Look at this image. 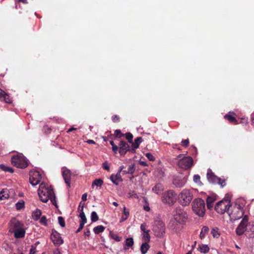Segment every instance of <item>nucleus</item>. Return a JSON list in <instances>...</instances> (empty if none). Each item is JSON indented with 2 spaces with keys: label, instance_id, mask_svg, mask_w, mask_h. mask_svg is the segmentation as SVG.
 <instances>
[{
  "label": "nucleus",
  "instance_id": "obj_13",
  "mask_svg": "<svg viewBox=\"0 0 254 254\" xmlns=\"http://www.w3.org/2000/svg\"><path fill=\"white\" fill-rule=\"evenodd\" d=\"M248 224V218L247 216H245L242 220L241 223L236 229V233L238 235H242L246 230V227Z\"/></svg>",
  "mask_w": 254,
  "mask_h": 254
},
{
  "label": "nucleus",
  "instance_id": "obj_3",
  "mask_svg": "<svg viewBox=\"0 0 254 254\" xmlns=\"http://www.w3.org/2000/svg\"><path fill=\"white\" fill-rule=\"evenodd\" d=\"M227 213L230 217V220L234 221L241 218L244 212L243 207L240 204L232 203L229 206Z\"/></svg>",
  "mask_w": 254,
  "mask_h": 254
},
{
  "label": "nucleus",
  "instance_id": "obj_15",
  "mask_svg": "<svg viewBox=\"0 0 254 254\" xmlns=\"http://www.w3.org/2000/svg\"><path fill=\"white\" fill-rule=\"evenodd\" d=\"M23 224L15 218H13L10 221L9 231L11 233L23 227Z\"/></svg>",
  "mask_w": 254,
  "mask_h": 254
},
{
  "label": "nucleus",
  "instance_id": "obj_42",
  "mask_svg": "<svg viewBox=\"0 0 254 254\" xmlns=\"http://www.w3.org/2000/svg\"><path fill=\"white\" fill-rule=\"evenodd\" d=\"M124 136H126V139L127 140H128V142L129 143H131L132 142V138H133V135L131 133H130V132H127V133H126L125 134H124Z\"/></svg>",
  "mask_w": 254,
  "mask_h": 254
},
{
  "label": "nucleus",
  "instance_id": "obj_41",
  "mask_svg": "<svg viewBox=\"0 0 254 254\" xmlns=\"http://www.w3.org/2000/svg\"><path fill=\"white\" fill-rule=\"evenodd\" d=\"M40 223L44 226L47 225V219L45 216H42L40 219Z\"/></svg>",
  "mask_w": 254,
  "mask_h": 254
},
{
  "label": "nucleus",
  "instance_id": "obj_30",
  "mask_svg": "<svg viewBox=\"0 0 254 254\" xmlns=\"http://www.w3.org/2000/svg\"><path fill=\"white\" fill-rule=\"evenodd\" d=\"M135 171V167L134 164H131L129 165L126 170L123 171V172L124 174H132Z\"/></svg>",
  "mask_w": 254,
  "mask_h": 254
},
{
  "label": "nucleus",
  "instance_id": "obj_23",
  "mask_svg": "<svg viewBox=\"0 0 254 254\" xmlns=\"http://www.w3.org/2000/svg\"><path fill=\"white\" fill-rule=\"evenodd\" d=\"M80 204L78 207V210L80 212V214L79 215V217L80 218V222H82L84 223L87 222V219L86 218L85 215L83 212V205L80 206Z\"/></svg>",
  "mask_w": 254,
  "mask_h": 254
},
{
  "label": "nucleus",
  "instance_id": "obj_56",
  "mask_svg": "<svg viewBox=\"0 0 254 254\" xmlns=\"http://www.w3.org/2000/svg\"><path fill=\"white\" fill-rule=\"evenodd\" d=\"M144 209L146 211H149L150 210V207L148 204L144 206Z\"/></svg>",
  "mask_w": 254,
  "mask_h": 254
},
{
  "label": "nucleus",
  "instance_id": "obj_32",
  "mask_svg": "<svg viewBox=\"0 0 254 254\" xmlns=\"http://www.w3.org/2000/svg\"><path fill=\"white\" fill-rule=\"evenodd\" d=\"M149 248V246L147 243H144L142 244L140 247V251L142 254H145Z\"/></svg>",
  "mask_w": 254,
  "mask_h": 254
},
{
  "label": "nucleus",
  "instance_id": "obj_63",
  "mask_svg": "<svg viewBox=\"0 0 254 254\" xmlns=\"http://www.w3.org/2000/svg\"><path fill=\"white\" fill-rule=\"evenodd\" d=\"M124 166L123 165L121 166L119 168V171H118V172H120V173H121V172L123 171V170L124 169Z\"/></svg>",
  "mask_w": 254,
  "mask_h": 254
},
{
  "label": "nucleus",
  "instance_id": "obj_59",
  "mask_svg": "<svg viewBox=\"0 0 254 254\" xmlns=\"http://www.w3.org/2000/svg\"><path fill=\"white\" fill-rule=\"evenodd\" d=\"M79 223H80V226H79V227L80 228H81V229H83V227H84V224L86 223H84V222H80L79 221Z\"/></svg>",
  "mask_w": 254,
  "mask_h": 254
},
{
  "label": "nucleus",
  "instance_id": "obj_29",
  "mask_svg": "<svg viewBox=\"0 0 254 254\" xmlns=\"http://www.w3.org/2000/svg\"><path fill=\"white\" fill-rule=\"evenodd\" d=\"M134 244L133 238H127L126 240V244L125 246V249H127L128 248H130L133 246Z\"/></svg>",
  "mask_w": 254,
  "mask_h": 254
},
{
  "label": "nucleus",
  "instance_id": "obj_36",
  "mask_svg": "<svg viewBox=\"0 0 254 254\" xmlns=\"http://www.w3.org/2000/svg\"><path fill=\"white\" fill-rule=\"evenodd\" d=\"M1 100H3L5 102L7 103H11L12 102V100L10 98V96L6 94L5 92L4 94L2 96V98L0 99Z\"/></svg>",
  "mask_w": 254,
  "mask_h": 254
},
{
  "label": "nucleus",
  "instance_id": "obj_51",
  "mask_svg": "<svg viewBox=\"0 0 254 254\" xmlns=\"http://www.w3.org/2000/svg\"><path fill=\"white\" fill-rule=\"evenodd\" d=\"M103 167L106 170H107V171L109 170V169H110L109 166L108 164H107V163H106V162H105L103 164Z\"/></svg>",
  "mask_w": 254,
  "mask_h": 254
},
{
  "label": "nucleus",
  "instance_id": "obj_10",
  "mask_svg": "<svg viewBox=\"0 0 254 254\" xmlns=\"http://www.w3.org/2000/svg\"><path fill=\"white\" fill-rule=\"evenodd\" d=\"M165 227L164 223L160 220H156L154 222L153 231L155 235L161 237L165 233Z\"/></svg>",
  "mask_w": 254,
  "mask_h": 254
},
{
  "label": "nucleus",
  "instance_id": "obj_26",
  "mask_svg": "<svg viewBox=\"0 0 254 254\" xmlns=\"http://www.w3.org/2000/svg\"><path fill=\"white\" fill-rule=\"evenodd\" d=\"M41 216V211L39 209H36L32 214V217L33 219L35 221H37L40 218V216Z\"/></svg>",
  "mask_w": 254,
  "mask_h": 254
},
{
  "label": "nucleus",
  "instance_id": "obj_5",
  "mask_svg": "<svg viewBox=\"0 0 254 254\" xmlns=\"http://www.w3.org/2000/svg\"><path fill=\"white\" fill-rule=\"evenodd\" d=\"M193 212L199 217H203L205 212V203L201 198H197L194 199L191 204Z\"/></svg>",
  "mask_w": 254,
  "mask_h": 254
},
{
  "label": "nucleus",
  "instance_id": "obj_17",
  "mask_svg": "<svg viewBox=\"0 0 254 254\" xmlns=\"http://www.w3.org/2000/svg\"><path fill=\"white\" fill-rule=\"evenodd\" d=\"M62 175L65 184L68 187H70L71 172L69 170L63 168L62 169Z\"/></svg>",
  "mask_w": 254,
  "mask_h": 254
},
{
  "label": "nucleus",
  "instance_id": "obj_52",
  "mask_svg": "<svg viewBox=\"0 0 254 254\" xmlns=\"http://www.w3.org/2000/svg\"><path fill=\"white\" fill-rule=\"evenodd\" d=\"M112 120L114 122H117L119 121V118L118 116L115 115L113 116Z\"/></svg>",
  "mask_w": 254,
  "mask_h": 254
},
{
  "label": "nucleus",
  "instance_id": "obj_49",
  "mask_svg": "<svg viewBox=\"0 0 254 254\" xmlns=\"http://www.w3.org/2000/svg\"><path fill=\"white\" fill-rule=\"evenodd\" d=\"M123 209L124 215H125V216H127L128 218L129 214L128 210L126 209V207L125 206H124Z\"/></svg>",
  "mask_w": 254,
  "mask_h": 254
},
{
  "label": "nucleus",
  "instance_id": "obj_7",
  "mask_svg": "<svg viewBox=\"0 0 254 254\" xmlns=\"http://www.w3.org/2000/svg\"><path fill=\"white\" fill-rule=\"evenodd\" d=\"M177 159H179L178 162V166L183 170L190 169L193 164V160L190 156H184L183 154H179Z\"/></svg>",
  "mask_w": 254,
  "mask_h": 254
},
{
  "label": "nucleus",
  "instance_id": "obj_53",
  "mask_svg": "<svg viewBox=\"0 0 254 254\" xmlns=\"http://www.w3.org/2000/svg\"><path fill=\"white\" fill-rule=\"evenodd\" d=\"M118 149H119V147H118L117 145H114V146L112 147V150L115 153H117Z\"/></svg>",
  "mask_w": 254,
  "mask_h": 254
},
{
  "label": "nucleus",
  "instance_id": "obj_45",
  "mask_svg": "<svg viewBox=\"0 0 254 254\" xmlns=\"http://www.w3.org/2000/svg\"><path fill=\"white\" fill-rule=\"evenodd\" d=\"M145 156L150 160V161H154L155 157L151 153H147L145 154Z\"/></svg>",
  "mask_w": 254,
  "mask_h": 254
},
{
  "label": "nucleus",
  "instance_id": "obj_14",
  "mask_svg": "<svg viewBox=\"0 0 254 254\" xmlns=\"http://www.w3.org/2000/svg\"><path fill=\"white\" fill-rule=\"evenodd\" d=\"M207 178L210 183L218 184L222 187L224 186L223 184L225 183V181L221 180L220 178L214 175L211 171H208L207 172Z\"/></svg>",
  "mask_w": 254,
  "mask_h": 254
},
{
  "label": "nucleus",
  "instance_id": "obj_2",
  "mask_svg": "<svg viewBox=\"0 0 254 254\" xmlns=\"http://www.w3.org/2000/svg\"><path fill=\"white\" fill-rule=\"evenodd\" d=\"M38 195L42 201L47 202L49 199L52 203L56 206V196L53 189L48 185L42 183L40 185L38 190Z\"/></svg>",
  "mask_w": 254,
  "mask_h": 254
},
{
  "label": "nucleus",
  "instance_id": "obj_21",
  "mask_svg": "<svg viewBox=\"0 0 254 254\" xmlns=\"http://www.w3.org/2000/svg\"><path fill=\"white\" fill-rule=\"evenodd\" d=\"M216 200L215 195H211L207 197L206 199L207 206L208 209H211L213 206V202Z\"/></svg>",
  "mask_w": 254,
  "mask_h": 254
},
{
  "label": "nucleus",
  "instance_id": "obj_33",
  "mask_svg": "<svg viewBox=\"0 0 254 254\" xmlns=\"http://www.w3.org/2000/svg\"><path fill=\"white\" fill-rule=\"evenodd\" d=\"M105 230V227L102 225H99L93 229V231L96 234H98L100 233L103 232Z\"/></svg>",
  "mask_w": 254,
  "mask_h": 254
},
{
  "label": "nucleus",
  "instance_id": "obj_62",
  "mask_svg": "<svg viewBox=\"0 0 254 254\" xmlns=\"http://www.w3.org/2000/svg\"><path fill=\"white\" fill-rule=\"evenodd\" d=\"M4 91L0 89V99L2 98V96L4 94Z\"/></svg>",
  "mask_w": 254,
  "mask_h": 254
},
{
  "label": "nucleus",
  "instance_id": "obj_8",
  "mask_svg": "<svg viewBox=\"0 0 254 254\" xmlns=\"http://www.w3.org/2000/svg\"><path fill=\"white\" fill-rule=\"evenodd\" d=\"M177 194L173 190L165 192L162 195V200L164 203L173 205L176 200Z\"/></svg>",
  "mask_w": 254,
  "mask_h": 254
},
{
  "label": "nucleus",
  "instance_id": "obj_44",
  "mask_svg": "<svg viewBox=\"0 0 254 254\" xmlns=\"http://www.w3.org/2000/svg\"><path fill=\"white\" fill-rule=\"evenodd\" d=\"M115 135L118 138H121L124 136V134L122 133L120 129H116L115 131Z\"/></svg>",
  "mask_w": 254,
  "mask_h": 254
},
{
  "label": "nucleus",
  "instance_id": "obj_40",
  "mask_svg": "<svg viewBox=\"0 0 254 254\" xmlns=\"http://www.w3.org/2000/svg\"><path fill=\"white\" fill-rule=\"evenodd\" d=\"M211 233L214 238H217L220 235L217 228H213L211 231Z\"/></svg>",
  "mask_w": 254,
  "mask_h": 254
},
{
  "label": "nucleus",
  "instance_id": "obj_39",
  "mask_svg": "<svg viewBox=\"0 0 254 254\" xmlns=\"http://www.w3.org/2000/svg\"><path fill=\"white\" fill-rule=\"evenodd\" d=\"M193 180L195 183L199 186H201L202 185L200 181V177L198 175H194L193 178Z\"/></svg>",
  "mask_w": 254,
  "mask_h": 254
},
{
  "label": "nucleus",
  "instance_id": "obj_37",
  "mask_svg": "<svg viewBox=\"0 0 254 254\" xmlns=\"http://www.w3.org/2000/svg\"><path fill=\"white\" fill-rule=\"evenodd\" d=\"M103 184V181L102 180L99 179L95 180L92 184V187L93 188L94 186L97 187H101Z\"/></svg>",
  "mask_w": 254,
  "mask_h": 254
},
{
  "label": "nucleus",
  "instance_id": "obj_48",
  "mask_svg": "<svg viewBox=\"0 0 254 254\" xmlns=\"http://www.w3.org/2000/svg\"><path fill=\"white\" fill-rule=\"evenodd\" d=\"M182 146L187 147L189 144V140L188 139L183 140L181 142Z\"/></svg>",
  "mask_w": 254,
  "mask_h": 254
},
{
  "label": "nucleus",
  "instance_id": "obj_55",
  "mask_svg": "<svg viewBox=\"0 0 254 254\" xmlns=\"http://www.w3.org/2000/svg\"><path fill=\"white\" fill-rule=\"evenodd\" d=\"M127 217L126 216H125V215H123L121 218V219H120V222H123V221H125L126 220H127Z\"/></svg>",
  "mask_w": 254,
  "mask_h": 254
},
{
  "label": "nucleus",
  "instance_id": "obj_50",
  "mask_svg": "<svg viewBox=\"0 0 254 254\" xmlns=\"http://www.w3.org/2000/svg\"><path fill=\"white\" fill-rule=\"evenodd\" d=\"M36 252V249L35 247L32 246L30 250V254H35Z\"/></svg>",
  "mask_w": 254,
  "mask_h": 254
},
{
  "label": "nucleus",
  "instance_id": "obj_25",
  "mask_svg": "<svg viewBox=\"0 0 254 254\" xmlns=\"http://www.w3.org/2000/svg\"><path fill=\"white\" fill-rule=\"evenodd\" d=\"M8 190L7 189H2L0 192V199L3 200L9 197Z\"/></svg>",
  "mask_w": 254,
  "mask_h": 254
},
{
  "label": "nucleus",
  "instance_id": "obj_16",
  "mask_svg": "<svg viewBox=\"0 0 254 254\" xmlns=\"http://www.w3.org/2000/svg\"><path fill=\"white\" fill-rule=\"evenodd\" d=\"M51 239L53 243L56 245H61L64 242L60 234L56 231H53L51 235Z\"/></svg>",
  "mask_w": 254,
  "mask_h": 254
},
{
  "label": "nucleus",
  "instance_id": "obj_6",
  "mask_svg": "<svg viewBox=\"0 0 254 254\" xmlns=\"http://www.w3.org/2000/svg\"><path fill=\"white\" fill-rule=\"evenodd\" d=\"M11 162L14 166L21 169L26 168L28 165V160L21 153L14 155L11 157Z\"/></svg>",
  "mask_w": 254,
  "mask_h": 254
},
{
  "label": "nucleus",
  "instance_id": "obj_43",
  "mask_svg": "<svg viewBox=\"0 0 254 254\" xmlns=\"http://www.w3.org/2000/svg\"><path fill=\"white\" fill-rule=\"evenodd\" d=\"M58 222H59V223L61 227H64L65 226L64 220V218L62 217L59 216L58 217Z\"/></svg>",
  "mask_w": 254,
  "mask_h": 254
},
{
  "label": "nucleus",
  "instance_id": "obj_1",
  "mask_svg": "<svg viewBox=\"0 0 254 254\" xmlns=\"http://www.w3.org/2000/svg\"><path fill=\"white\" fill-rule=\"evenodd\" d=\"M173 216L168 226L170 229L177 232L181 230L182 225L186 222L188 218V215L183 208L178 206L173 210Z\"/></svg>",
  "mask_w": 254,
  "mask_h": 254
},
{
  "label": "nucleus",
  "instance_id": "obj_4",
  "mask_svg": "<svg viewBox=\"0 0 254 254\" xmlns=\"http://www.w3.org/2000/svg\"><path fill=\"white\" fill-rule=\"evenodd\" d=\"M193 198L192 191L188 189H183L178 195V201L183 206H189Z\"/></svg>",
  "mask_w": 254,
  "mask_h": 254
},
{
  "label": "nucleus",
  "instance_id": "obj_38",
  "mask_svg": "<svg viewBox=\"0 0 254 254\" xmlns=\"http://www.w3.org/2000/svg\"><path fill=\"white\" fill-rule=\"evenodd\" d=\"M99 219V217L97 213L95 211H93L91 213V220L92 222H96Z\"/></svg>",
  "mask_w": 254,
  "mask_h": 254
},
{
  "label": "nucleus",
  "instance_id": "obj_28",
  "mask_svg": "<svg viewBox=\"0 0 254 254\" xmlns=\"http://www.w3.org/2000/svg\"><path fill=\"white\" fill-rule=\"evenodd\" d=\"M199 251L201 253H207L209 251V248L207 245H199L198 248Z\"/></svg>",
  "mask_w": 254,
  "mask_h": 254
},
{
  "label": "nucleus",
  "instance_id": "obj_58",
  "mask_svg": "<svg viewBox=\"0 0 254 254\" xmlns=\"http://www.w3.org/2000/svg\"><path fill=\"white\" fill-rule=\"evenodd\" d=\"M139 163L140 165H141L142 166H147V163L145 161H140Z\"/></svg>",
  "mask_w": 254,
  "mask_h": 254
},
{
  "label": "nucleus",
  "instance_id": "obj_20",
  "mask_svg": "<svg viewBox=\"0 0 254 254\" xmlns=\"http://www.w3.org/2000/svg\"><path fill=\"white\" fill-rule=\"evenodd\" d=\"M142 139L141 137H137L134 141V142H132V148L130 149V151L132 153H135V149L139 147V144L142 142Z\"/></svg>",
  "mask_w": 254,
  "mask_h": 254
},
{
  "label": "nucleus",
  "instance_id": "obj_57",
  "mask_svg": "<svg viewBox=\"0 0 254 254\" xmlns=\"http://www.w3.org/2000/svg\"><path fill=\"white\" fill-rule=\"evenodd\" d=\"M53 254H62L59 249H56L53 252Z\"/></svg>",
  "mask_w": 254,
  "mask_h": 254
},
{
  "label": "nucleus",
  "instance_id": "obj_54",
  "mask_svg": "<svg viewBox=\"0 0 254 254\" xmlns=\"http://www.w3.org/2000/svg\"><path fill=\"white\" fill-rule=\"evenodd\" d=\"M87 195L86 193H84L82 194L81 199L83 201H86L87 200Z\"/></svg>",
  "mask_w": 254,
  "mask_h": 254
},
{
  "label": "nucleus",
  "instance_id": "obj_35",
  "mask_svg": "<svg viewBox=\"0 0 254 254\" xmlns=\"http://www.w3.org/2000/svg\"><path fill=\"white\" fill-rule=\"evenodd\" d=\"M225 119L228 120L231 123L237 124V122L235 118L231 115L228 114L224 116Z\"/></svg>",
  "mask_w": 254,
  "mask_h": 254
},
{
  "label": "nucleus",
  "instance_id": "obj_61",
  "mask_svg": "<svg viewBox=\"0 0 254 254\" xmlns=\"http://www.w3.org/2000/svg\"><path fill=\"white\" fill-rule=\"evenodd\" d=\"M90 232L89 230H87L86 231L84 232V234L85 236H89L90 235Z\"/></svg>",
  "mask_w": 254,
  "mask_h": 254
},
{
  "label": "nucleus",
  "instance_id": "obj_11",
  "mask_svg": "<svg viewBox=\"0 0 254 254\" xmlns=\"http://www.w3.org/2000/svg\"><path fill=\"white\" fill-rule=\"evenodd\" d=\"M29 176L30 183L33 186L38 185L40 182L42 178L41 175L37 171H30Z\"/></svg>",
  "mask_w": 254,
  "mask_h": 254
},
{
  "label": "nucleus",
  "instance_id": "obj_47",
  "mask_svg": "<svg viewBox=\"0 0 254 254\" xmlns=\"http://www.w3.org/2000/svg\"><path fill=\"white\" fill-rule=\"evenodd\" d=\"M146 227L147 225L145 223H143L141 225L140 229L143 232V233L149 232V231L146 229Z\"/></svg>",
  "mask_w": 254,
  "mask_h": 254
},
{
  "label": "nucleus",
  "instance_id": "obj_31",
  "mask_svg": "<svg viewBox=\"0 0 254 254\" xmlns=\"http://www.w3.org/2000/svg\"><path fill=\"white\" fill-rule=\"evenodd\" d=\"M0 169L4 172H7L9 173H13V169L12 168L4 164H0Z\"/></svg>",
  "mask_w": 254,
  "mask_h": 254
},
{
  "label": "nucleus",
  "instance_id": "obj_18",
  "mask_svg": "<svg viewBox=\"0 0 254 254\" xmlns=\"http://www.w3.org/2000/svg\"><path fill=\"white\" fill-rule=\"evenodd\" d=\"M119 153L121 155H125L127 151H130L129 145L125 141L121 140L119 144Z\"/></svg>",
  "mask_w": 254,
  "mask_h": 254
},
{
  "label": "nucleus",
  "instance_id": "obj_27",
  "mask_svg": "<svg viewBox=\"0 0 254 254\" xmlns=\"http://www.w3.org/2000/svg\"><path fill=\"white\" fill-rule=\"evenodd\" d=\"M209 231V228L207 226H203L200 233L199 237L201 239H203L205 237L206 235L208 233Z\"/></svg>",
  "mask_w": 254,
  "mask_h": 254
},
{
  "label": "nucleus",
  "instance_id": "obj_9",
  "mask_svg": "<svg viewBox=\"0 0 254 254\" xmlns=\"http://www.w3.org/2000/svg\"><path fill=\"white\" fill-rule=\"evenodd\" d=\"M230 205V200L228 199L224 198L216 203L215 209L218 213L223 214L225 212H227Z\"/></svg>",
  "mask_w": 254,
  "mask_h": 254
},
{
  "label": "nucleus",
  "instance_id": "obj_12",
  "mask_svg": "<svg viewBox=\"0 0 254 254\" xmlns=\"http://www.w3.org/2000/svg\"><path fill=\"white\" fill-rule=\"evenodd\" d=\"M187 180L188 177L186 176H177L174 177L173 184L176 187L181 188L186 185Z\"/></svg>",
  "mask_w": 254,
  "mask_h": 254
},
{
  "label": "nucleus",
  "instance_id": "obj_60",
  "mask_svg": "<svg viewBox=\"0 0 254 254\" xmlns=\"http://www.w3.org/2000/svg\"><path fill=\"white\" fill-rule=\"evenodd\" d=\"M79 223H80V226H79V227L80 228H81V229H83V227H84V224L86 223H84V222H80L79 221Z\"/></svg>",
  "mask_w": 254,
  "mask_h": 254
},
{
  "label": "nucleus",
  "instance_id": "obj_19",
  "mask_svg": "<svg viewBox=\"0 0 254 254\" xmlns=\"http://www.w3.org/2000/svg\"><path fill=\"white\" fill-rule=\"evenodd\" d=\"M110 180L113 182V184H114L116 185H118L119 183L120 182H122L123 181L121 173L120 172H117L116 175L112 174L110 176Z\"/></svg>",
  "mask_w": 254,
  "mask_h": 254
},
{
  "label": "nucleus",
  "instance_id": "obj_34",
  "mask_svg": "<svg viewBox=\"0 0 254 254\" xmlns=\"http://www.w3.org/2000/svg\"><path fill=\"white\" fill-rule=\"evenodd\" d=\"M25 206V202L23 200H20L15 204L16 209L17 210H19L23 208Z\"/></svg>",
  "mask_w": 254,
  "mask_h": 254
},
{
  "label": "nucleus",
  "instance_id": "obj_22",
  "mask_svg": "<svg viewBox=\"0 0 254 254\" xmlns=\"http://www.w3.org/2000/svg\"><path fill=\"white\" fill-rule=\"evenodd\" d=\"M12 233H14V236L16 238H21L24 237L25 231L23 227L14 231Z\"/></svg>",
  "mask_w": 254,
  "mask_h": 254
},
{
  "label": "nucleus",
  "instance_id": "obj_24",
  "mask_svg": "<svg viewBox=\"0 0 254 254\" xmlns=\"http://www.w3.org/2000/svg\"><path fill=\"white\" fill-rule=\"evenodd\" d=\"M164 188L161 184L158 183L156 184L153 188L152 191L155 193L159 194L163 190Z\"/></svg>",
  "mask_w": 254,
  "mask_h": 254
},
{
  "label": "nucleus",
  "instance_id": "obj_46",
  "mask_svg": "<svg viewBox=\"0 0 254 254\" xmlns=\"http://www.w3.org/2000/svg\"><path fill=\"white\" fill-rule=\"evenodd\" d=\"M142 238L146 241H149L150 236L148 232L143 233L142 235Z\"/></svg>",
  "mask_w": 254,
  "mask_h": 254
},
{
  "label": "nucleus",
  "instance_id": "obj_64",
  "mask_svg": "<svg viewBox=\"0 0 254 254\" xmlns=\"http://www.w3.org/2000/svg\"><path fill=\"white\" fill-rule=\"evenodd\" d=\"M87 142L90 144H95V141L93 140H87Z\"/></svg>",
  "mask_w": 254,
  "mask_h": 254
}]
</instances>
